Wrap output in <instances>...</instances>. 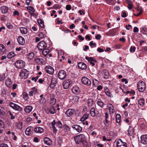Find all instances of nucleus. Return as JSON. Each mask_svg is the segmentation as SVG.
Segmentation results:
<instances>
[{"instance_id": "nucleus-1", "label": "nucleus", "mask_w": 147, "mask_h": 147, "mask_svg": "<svg viewBox=\"0 0 147 147\" xmlns=\"http://www.w3.org/2000/svg\"><path fill=\"white\" fill-rule=\"evenodd\" d=\"M74 139L76 144L83 145L84 147H87L88 146L87 142L86 140L85 135L80 134L75 136Z\"/></svg>"}, {"instance_id": "nucleus-2", "label": "nucleus", "mask_w": 147, "mask_h": 147, "mask_svg": "<svg viewBox=\"0 0 147 147\" xmlns=\"http://www.w3.org/2000/svg\"><path fill=\"white\" fill-rule=\"evenodd\" d=\"M51 125L53 128V132L54 133H56L57 131V129L55 127V125L56 126L57 128H61L62 126V123L61 122L58 121L56 123L55 120L51 123Z\"/></svg>"}, {"instance_id": "nucleus-3", "label": "nucleus", "mask_w": 147, "mask_h": 147, "mask_svg": "<svg viewBox=\"0 0 147 147\" xmlns=\"http://www.w3.org/2000/svg\"><path fill=\"white\" fill-rule=\"evenodd\" d=\"M137 87L139 91L141 92H144L146 89L145 83L142 81H140L137 84Z\"/></svg>"}, {"instance_id": "nucleus-4", "label": "nucleus", "mask_w": 147, "mask_h": 147, "mask_svg": "<svg viewBox=\"0 0 147 147\" xmlns=\"http://www.w3.org/2000/svg\"><path fill=\"white\" fill-rule=\"evenodd\" d=\"M29 74V71L26 69H22L20 73V76L21 78L26 79Z\"/></svg>"}, {"instance_id": "nucleus-5", "label": "nucleus", "mask_w": 147, "mask_h": 147, "mask_svg": "<svg viewBox=\"0 0 147 147\" xmlns=\"http://www.w3.org/2000/svg\"><path fill=\"white\" fill-rule=\"evenodd\" d=\"M25 65V62L22 60H18L16 62L15 66L18 69L23 68Z\"/></svg>"}, {"instance_id": "nucleus-6", "label": "nucleus", "mask_w": 147, "mask_h": 147, "mask_svg": "<svg viewBox=\"0 0 147 147\" xmlns=\"http://www.w3.org/2000/svg\"><path fill=\"white\" fill-rule=\"evenodd\" d=\"M116 144L117 147H127V143L123 142L120 139L117 140Z\"/></svg>"}, {"instance_id": "nucleus-7", "label": "nucleus", "mask_w": 147, "mask_h": 147, "mask_svg": "<svg viewBox=\"0 0 147 147\" xmlns=\"http://www.w3.org/2000/svg\"><path fill=\"white\" fill-rule=\"evenodd\" d=\"M47 47L46 43L43 41L40 42L37 45V48L40 50L44 49L46 48Z\"/></svg>"}, {"instance_id": "nucleus-8", "label": "nucleus", "mask_w": 147, "mask_h": 147, "mask_svg": "<svg viewBox=\"0 0 147 147\" xmlns=\"http://www.w3.org/2000/svg\"><path fill=\"white\" fill-rule=\"evenodd\" d=\"M81 82L87 86H89L91 84V81L85 77H83L82 78Z\"/></svg>"}, {"instance_id": "nucleus-9", "label": "nucleus", "mask_w": 147, "mask_h": 147, "mask_svg": "<svg viewBox=\"0 0 147 147\" xmlns=\"http://www.w3.org/2000/svg\"><path fill=\"white\" fill-rule=\"evenodd\" d=\"M66 76V73L64 70H61L59 71L58 74V77L59 79L63 80L65 79Z\"/></svg>"}, {"instance_id": "nucleus-10", "label": "nucleus", "mask_w": 147, "mask_h": 147, "mask_svg": "<svg viewBox=\"0 0 147 147\" xmlns=\"http://www.w3.org/2000/svg\"><path fill=\"white\" fill-rule=\"evenodd\" d=\"M109 117V115L107 112L105 113V120L104 121V125L107 127H108L109 126V121L108 120Z\"/></svg>"}, {"instance_id": "nucleus-11", "label": "nucleus", "mask_w": 147, "mask_h": 147, "mask_svg": "<svg viewBox=\"0 0 147 147\" xmlns=\"http://www.w3.org/2000/svg\"><path fill=\"white\" fill-rule=\"evenodd\" d=\"M71 82V80H65L63 83V88L64 89L68 88Z\"/></svg>"}, {"instance_id": "nucleus-12", "label": "nucleus", "mask_w": 147, "mask_h": 147, "mask_svg": "<svg viewBox=\"0 0 147 147\" xmlns=\"http://www.w3.org/2000/svg\"><path fill=\"white\" fill-rule=\"evenodd\" d=\"M45 69L46 71L50 74H52L54 73V69L51 66H47L45 67Z\"/></svg>"}, {"instance_id": "nucleus-13", "label": "nucleus", "mask_w": 147, "mask_h": 147, "mask_svg": "<svg viewBox=\"0 0 147 147\" xmlns=\"http://www.w3.org/2000/svg\"><path fill=\"white\" fill-rule=\"evenodd\" d=\"M85 59L88 60L89 63L92 66H94L95 64L94 63L96 62V61L92 57L86 56Z\"/></svg>"}, {"instance_id": "nucleus-14", "label": "nucleus", "mask_w": 147, "mask_h": 147, "mask_svg": "<svg viewBox=\"0 0 147 147\" xmlns=\"http://www.w3.org/2000/svg\"><path fill=\"white\" fill-rule=\"evenodd\" d=\"M38 92L37 89L35 87L32 88L30 91L28 92V94L30 96H32L33 95L36 94Z\"/></svg>"}, {"instance_id": "nucleus-15", "label": "nucleus", "mask_w": 147, "mask_h": 147, "mask_svg": "<svg viewBox=\"0 0 147 147\" xmlns=\"http://www.w3.org/2000/svg\"><path fill=\"white\" fill-rule=\"evenodd\" d=\"M107 107H108L109 113L111 114H113L115 113L114 107L112 104L110 103L107 104Z\"/></svg>"}, {"instance_id": "nucleus-16", "label": "nucleus", "mask_w": 147, "mask_h": 147, "mask_svg": "<svg viewBox=\"0 0 147 147\" xmlns=\"http://www.w3.org/2000/svg\"><path fill=\"white\" fill-rule=\"evenodd\" d=\"M74 112V110L69 109L65 113V114L66 115L67 117H69L71 116L73 114Z\"/></svg>"}, {"instance_id": "nucleus-17", "label": "nucleus", "mask_w": 147, "mask_h": 147, "mask_svg": "<svg viewBox=\"0 0 147 147\" xmlns=\"http://www.w3.org/2000/svg\"><path fill=\"white\" fill-rule=\"evenodd\" d=\"M57 83V79L55 78H52L50 84V87L52 88H54Z\"/></svg>"}, {"instance_id": "nucleus-18", "label": "nucleus", "mask_w": 147, "mask_h": 147, "mask_svg": "<svg viewBox=\"0 0 147 147\" xmlns=\"http://www.w3.org/2000/svg\"><path fill=\"white\" fill-rule=\"evenodd\" d=\"M141 138V142L144 144L147 145V135L142 136Z\"/></svg>"}, {"instance_id": "nucleus-19", "label": "nucleus", "mask_w": 147, "mask_h": 147, "mask_svg": "<svg viewBox=\"0 0 147 147\" xmlns=\"http://www.w3.org/2000/svg\"><path fill=\"white\" fill-rule=\"evenodd\" d=\"M71 91L73 93L75 94H78L80 93V90L78 86H74L71 89Z\"/></svg>"}, {"instance_id": "nucleus-20", "label": "nucleus", "mask_w": 147, "mask_h": 147, "mask_svg": "<svg viewBox=\"0 0 147 147\" xmlns=\"http://www.w3.org/2000/svg\"><path fill=\"white\" fill-rule=\"evenodd\" d=\"M18 43L20 45H24L25 43L24 38L21 36H19L17 38Z\"/></svg>"}, {"instance_id": "nucleus-21", "label": "nucleus", "mask_w": 147, "mask_h": 147, "mask_svg": "<svg viewBox=\"0 0 147 147\" xmlns=\"http://www.w3.org/2000/svg\"><path fill=\"white\" fill-rule=\"evenodd\" d=\"M72 127L78 132H80L82 130V128L78 125H74L72 126Z\"/></svg>"}, {"instance_id": "nucleus-22", "label": "nucleus", "mask_w": 147, "mask_h": 147, "mask_svg": "<svg viewBox=\"0 0 147 147\" xmlns=\"http://www.w3.org/2000/svg\"><path fill=\"white\" fill-rule=\"evenodd\" d=\"M78 66L82 69H85L87 68L86 65L83 62L79 63H78Z\"/></svg>"}, {"instance_id": "nucleus-23", "label": "nucleus", "mask_w": 147, "mask_h": 147, "mask_svg": "<svg viewBox=\"0 0 147 147\" xmlns=\"http://www.w3.org/2000/svg\"><path fill=\"white\" fill-rule=\"evenodd\" d=\"M34 131L35 132L37 133H41L44 132V130L42 128L40 127H37L34 129Z\"/></svg>"}, {"instance_id": "nucleus-24", "label": "nucleus", "mask_w": 147, "mask_h": 147, "mask_svg": "<svg viewBox=\"0 0 147 147\" xmlns=\"http://www.w3.org/2000/svg\"><path fill=\"white\" fill-rule=\"evenodd\" d=\"M0 9L3 13L5 14L7 13L8 8L6 6H2L1 7Z\"/></svg>"}, {"instance_id": "nucleus-25", "label": "nucleus", "mask_w": 147, "mask_h": 147, "mask_svg": "<svg viewBox=\"0 0 147 147\" xmlns=\"http://www.w3.org/2000/svg\"><path fill=\"white\" fill-rule=\"evenodd\" d=\"M43 140L45 143L47 145H50L52 144L51 140L48 138H44Z\"/></svg>"}, {"instance_id": "nucleus-26", "label": "nucleus", "mask_w": 147, "mask_h": 147, "mask_svg": "<svg viewBox=\"0 0 147 147\" xmlns=\"http://www.w3.org/2000/svg\"><path fill=\"white\" fill-rule=\"evenodd\" d=\"M13 82L11 79L9 78H7L5 81V84L8 87H10L11 85L12 84Z\"/></svg>"}, {"instance_id": "nucleus-27", "label": "nucleus", "mask_w": 147, "mask_h": 147, "mask_svg": "<svg viewBox=\"0 0 147 147\" xmlns=\"http://www.w3.org/2000/svg\"><path fill=\"white\" fill-rule=\"evenodd\" d=\"M35 61L38 63L43 64L45 63V60L42 58H37L35 59Z\"/></svg>"}, {"instance_id": "nucleus-28", "label": "nucleus", "mask_w": 147, "mask_h": 147, "mask_svg": "<svg viewBox=\"0 0 147 147\" xmlns=\"http://www.w3.org/2000/svg\"><path fill=\"white\" fill-rule=\"evenodd\" d=\"M97 104L101 108H102L104 105V104L102 101L100 99H98L97 102Z\"/></svg>"}, {"instance_id": "nucleus-29", "label": "nucleus", "mask_w": 147, "mask_h": 147, "mask_svg": "<svg viewBox=\"0 0 147 147\" xmlns=\"http://www.w3.org/2000/svg\"><path fill=\"white\" fill-rule=\"evenodd\" d=\"M103 76L104 78L105 79L108 78L109 77V75L108 71L106 70H104L103 71Z\"/></svg>"}, {"instance_id": "nucleus-30", "label": "nucleus", "mask_w": 147, "mask_h": 147, "mask_svg": "<svg viewBox=\"0 0 147 147\" xmlns=\"http://www.w3.org/2000/svg\"><path fill=\"white\" fill-rule=\"evenodd\" d=\"M105 93L107 96L109 97H111L112 94H111L109 90L106 87H105L104 88Z\"/></svg>"}, {"instance_id": "nucleus-31", "label": "nucleus", "mask_w": 147, "mask_h": 147, "mask_svg": "<svg viewBox=\"0 0 147 147\" xmlns=\"http://www.w3.org/2000/svg\"><path fill=\"white\" fill-rule=\"evenodd\" d=\"M20 30L21 33L22 34H26L27 33L28 30L26 28L21 27L20 28Z\"/></svg>"}, {"instance_id": "nucleus-32", "label": "nucleus", "mask_w": 147, "mask_h": 147, "mask_svg": "<svg viewBox=\"0 0 147 147\" xmlns=\"http://www.w3.org/2000/svg\"><path fill=\"white\" fill-rule=\"evenodd\" d=\"M32 106H27L25 108L24 111L26 113H29L32 111Z\"/></svg>"}, {"instance_id": "nucleus-33", "label": "nucleus", "mask_w": 147, "mask_h": 147, "mask_svg": "<svg viewBox=\"0 0 147 147\" xmlns=\"http://www.w3.org/2000/svg\"><path fill=\"white\" fill-rule=\"evenodd\" d=\"M49 111L51 114H54L56 113V111L54 107L53 106H51L49 108Z\"/></svg>"}, {"instance_id": "nucleus-34", "label": "nucleus", "mask_w": 147, "mask_h": 147, "mask_svg": "<svg viewBox=\"0 0 147 147\" xmlns=\"http://www.w3.org/2000/svg\"><path fill=\"white\" fill-rule=\"evenodd\" d=\"M89 114L86 113L80 119V121H85L86 119H87L89 117Z\"/></svg>"}, {"instance_id": "nucleus-35", "label": "nucleus", "mask_w": 147, "mask_h": 147, "mask_svg": "<svg viewBox=\"0 0 147 147\" xmlns=\"http://www.w3.org/2000/svg\"><path fill=\"white\" fill-rule=\"evenodd\" d=\"M129 135L131 136L134 132L133 128L131 126H129L128 131Z\"/></svg>"}, {"instance_id": "nucleus-36", "label": "nucleus", "mask_w": 147, "mask_h": 147, "mask_svg": "<svg viewBox=\"0 0 147 147\" xmlns=\"http://www.w3.org/2000/svg\"><path fill=\"white\" fill-rule=\"evenodd\" d=\"M50 51L49 49H43L42 52V54L45 57H46L47 55L49 53Z\"/></svg>"}, {"instance_id": "nucleus-37", "label": "nucleus", "mask_w": 147, "mask_h": 147, "mask_svg": "<svg viewBox=\"0 0 147 147\" xmlns=\"http://www.w3.org/2000/svg\"><path fill=\"white\" fill-rule=\"evenodd\" d=\"M138 103L140 106H143L145 104V100L144 98H142L140 99L138 101Z\"/></svg>"}, {"instance_id": "nucleus-38", "label": "nucleus", "mask_w": 147, "mask_h": 147, "mask_svg": "<svg viewBox=\"0 0 147 147\" xmlns=\"http://www.w3.org/2000/svg\"><path fill=\"white\" fill-rule=\"evenodd\" d=\"M31 130V127H28L26 129L25 131V134L27 136H29L30 135V133Z\"/></svg>"}, {"instance_id": "nucleus-39", "label": "nucleus", "mask_w": 147, "mask_h": 147, "mask_svg": "<svg viewBox=\"0 0 147 147\" xmlns=\"http://www.w3.org/2000/svg\"><path fill=\"white\" fill-rule=\"evenodd\" d=\"M116 122L117 123H119L121 122V116L119 114H117L116 116Z\"/></svg>"}, {"instance_id": "nucleus-40", "label": "nucleus", "mask_w": 147, "mask_h": 147, "mask_svg": "<svg viewBox=\"0 0 147 147\" xmlns=\"http://www.w3.org/2000/svg\"><path fill=\"white\" fill-rule=\"evenodd\" d=\"M38 22L41 28H43L44 27V22L43 20L41 19H39Z\"/></svg>"}, {"instance_id": "nucleus-41", "label": "nucleus", "mask_w": 147, "mask_h": 147, "mask_svg": "<svg viewBox=\"0 0 147 147\" xmlns=\"http://www.w3.org/2000/svg\"><path fill=\"white\" fill-rule=\"evenodd\" d=\"M93 102V100L92 98H89L88 100V105L89 107H91L92 105Z\"/></svg>"}, {"instance_id": "nucleus-42", "label": "nucleus", "mask_w": 147, "mask_h": 147, "mask_svg": "<svg viewBox=\"0 0 147 147\" xmlns=\"http://www.w3.org/2000/svg\"><path fill=\"white\" fill-rule=\"evenodd\" d=\"M90 113L91 116L94 117L95 115V109L94 108H92L90 110Z\"/></svg>"}, {"instance_id": "nucleus-43", "label": "nucleus", "mask_w": 147, "mask_h": 147, "mask_svg": "<svg viewBox=\"0 0 147 147\" xmlns=\"http://www.w3.org/2000/svg\"><path fill=\"white\" fill-rule=\"evenodd\" d=\"M15 55V54L14 52L12 51L11 52L9 53L7 55V58L9 59H11L12 57L14 56Z\"/></svg>"}, {"instance_id": "nucleus-44", "label": "nucleus", "mask_w": 147, "mask_h": 147, "mask_svg": "<svg viewBox=\"0 0 147 147\" xmlns=\"http://www.w3.org/2000/svg\"><path fill=\"white\" fill-rule=\"evenodd\" d=\"M6 50V48L4 45L0 44V52H3Z\"/></svg>"}, {"instance_id": "nucleus-45", "label": "nucleus", "mask_w": 147, "mask_h": 147, "mask_svg": "<svg viewBox=\"0 0 147 147\" xmlns=\"http://www.w3.org/2000/svg\"><path fill=\"white\" fill-rule=\"evenodd\" d=\"M46 99L45 98H42L39 100V102L40 104L43 105L46 103Z\"/></svg>"}, {"instance_id": "nucleus-46", "label": "nucleus", "mask_w": 147, "mask_h": 147, "mask_svg": "<svg viewBox=\"0 0 147 147\" xmlns=\"http://www.w3.org/2000/svg\"><path fill=\"white\" fill-rule=\"evenodd\" d=\"M99 82L96 79H94L93 81V84L95 87H96L98 85Z\"/></svg>"}, {"instance_id": "nucleus-47", "label": "nucleus", "mask_w": 147, "mask_h": 147, "mask_svg": "<svg viewBox=\"0 0 147 147\" xmlns=\"http://www.w3.org/2000/svg\"><path fill=\"white\" fill-rule=\"evenodd\" d=\"M14 110L18 111H22L23 109L21 107L17 105L15 108H14Z\"/></svg>"}, {"instance_id": "nucleus-48", "label": "nucleus", "mask_w": 147, "mask_h": 147, "mask_svg": "<svg viewBox=\"0 0 147 147\" xmlns=\"http://www.w3.org/2000/svg\"><path fill=\"white\" fill-rule=\"evenodd\" d=\"M9 106L13 108V109H14V108H15L17 104H15L13 102H10L9 103Z\"/></svg>"}, {"instance_id": "nucleus-49", "label": "nucleus", "mask_w": 147, "mask_h": 147, "mask_svg": "<svg viewBox=\"0 0 147 147\" xmlns=\"http://www.w3.org/2000/svg\"><path fill=\"white\" fill-rule=\"evenodd\" d=\"M5 127L4 123L3 121L0 119V129L3 128Z\"/></svg>"}, {"instance_id": "nucleus-50", "label": "nucleus", "mask_w": 147, "mask_h": 147, "mask_svg": "<svg viewBox=\"0 0 147 147\" xmlns=\"http://www.w3.org/2000/svg\"><path fill=\"white\" fill-rule=\"evenodd\" d=\"M63 127L64 128V129L66 130L67 131H69L70 130V128L67 125H65L63 126Z\"/></svg>"}, {"instance_id": "nucleus-51", "label": "nucleus", "mask_w": 147, "mask_h": 147, "mask_svg": "<svg viewBox=\"0 0 147 147\" xmlns=\"http://www.w3.org/2000/svg\"><path fill=\"white\" fill-rule=\"evenodd\" d=\"M128 5L127 7L128 9L130 10L133 7V5L132 2H130V3H128Z\"/></svg>"}, {"instance_id": "nucleus-52", "label": "nucleus", "mask_w": 147, "mask_h": 147, "mask_svg": "<svg viewBox=\"0 0 147 147\" xmlns=\"http://www.w3.org/2000/svg\"><path fill=\"white\" fill-rule=\"evenodd\" d=\"M57 51L58 54V58L63 55V53L61 51L58 50Z\"/></svg>"}, {"instance_id": "nucleus-53", "label": "nucleus", "mask_w": 147, "mask_h": 147, "mask_svg": "<svg viewBox=\"0 0 147 147\" xmlns=\"http://www.w3.org/2000/svg\"><path fill=\"white\" fill-rule=\"evenodd\" d=\"M34 53L33 52L30 53L28 56V58L30 59H32L34 57Z\"/></svg>"}, {"instance_id": "nucleus-54", "label": "nucleus", "mask_w": 147, "mask_h": 147, "mask_svg": "<svg viewBox=\"0 0 147 147\" xmlns=\"http://www.w3.org/2000/svg\"><path fill=\"white\" fill-rule=\"evenodd\" d=\"M5 78V74H3L1 75L0 76V81H1L3 80Z\"/></svg>"}, {"instance_id": "nucleus-55", "label": "nucleus", "mask_w": 147, "mask_h": 147, "mask_svg": "<svg viewBox=\"0 0 147 147\" xmlns=\"http://www.w3.org/2000/svg\"><path fill=\"white\" fill-rule=\"evenodd\" d=\"M22 123L21 122H19L17 124V127L20 129H21L22 128Z\"/></svg>"}, {"instance_id": "nucleus-56", "label": "nucleus", "mask_w": 147, "mask_h": 147, "mask_svg": "<svg viewBox=\"0 0 147 147\" xmlns=\"http://www.w3.org/2000/svg\"><path fill=\"white\" fill-rule=\"evenodd\" d=\"M136 9L139 12L142 13L143 9L141 7L138 6Z\"/></svg>"}, {"instance_id": "nucleus-57", "label": "nucleus", "mask_w": 147, "mask_h": 147, "mask_svg": "<svg viewBox=\"0 0 147 147\" xmlns=\"http://www.w3.org/2000/svg\"><path fill=\"white\" fill-rule=\"evenodd\" d=\"M9 115L11 116L10 119H15V116H16V115H13V114L11 112H9Z\"/></svg>"}, {"instance_id": "nucleus-58", "label": "nucleus", "mask_w": 147, "mask_h": 147, "mask_svg": "<svg viewBox=\"0 0 147 147\" xmlns=\"http://www.w3.org/2000/svg\"><path fill=\"white\" fill-rule=\"evenodd\" d=\"M27 9L28 10H30L33 12H34L35 11L34 8L32 6L28 7H27Z\"/></svg>"}, {"instance_id": "nucleus-59", "label": "nucleus", "mask_w": 147, "mask_h": 147, "mask_svg": "<svg viewBox=\"0 0 147 147\" xmlns=\"http://www.w3.org/2000/svg\"><path fill=\"white\" fill-rule=\"evenodd\" d=\"M6 26L9 29H11L13 28V26L10 23H7Z\"/></svg>"}, {"instance_id": "nucleus-60", "label": "nucleus", "mask_w": 147, "mask_h": 147, "mask_svg": "<svg viewBox=\"0 0 147 147\" xmlns=\"http://www.w3.org/2000/svg\"><path fill=\"white\" fill-rule=\"evenodd\" d=\"M136 49V47L135 46H132L131 47L130 49V52H134Z\"/></svg>"}, {"instance_id": "nucleus-61", "label": "nucleus", "mask_w": 147, "mask_h": 147, "mask_svg": "<svg viewBox=\"0 0 147 147\" xmlns=\"http://www.w3.org/2000/svg\"><path fill=\"white\" fill-rule=\"evenodd\" d=\"M142 31L144 34H146L147 32V29L146 28L144 27L142 28Z\"/></svg>"}, {"instance_id": "nucleus-62", "label": "nucleus", "mask_w": 147, "mask_h": 147, "mask_svg": "<svg viewBox=\"0 0 147 147\" xmlns=\"http://www.w3.org/2000/svg\"><path fill=\"white\" fill-rule=\"evenodd\" d=\"M58 59L60 60V61H61L64 60L65 59V57L63 55L61 56H60L59 57H58Z\"/></svg>"}, {"instance_id": "nucleus-63", "label": "nucleus", "mask_w": 147, "mask_h": 147, "mask_svg": "<svg viewBox=\"0 0 147 147\" xmlns=\"http://www.w3.org/2000/svg\"><path fill=\"white\" fill-rule=\"evenodd\" d=\"M38 35L39 37L41 38H42L44 37V35L42 32L39 33Z\"/></svg>"}, {"instance_id": "nucleus-64", "label": "nucleus", "mask_w": 147, "mask_h": 147, "mask_svg": "<svg viewBox=\"0 0 147 147\" xmlns=\"http://www.w3.org/2000/svg\"><path fill=\"white\" fill-rule=\"evenodd\" d=\"M0 147H9V146L5 144H2L0 145Z\"/></svg>"}]
</instances>
